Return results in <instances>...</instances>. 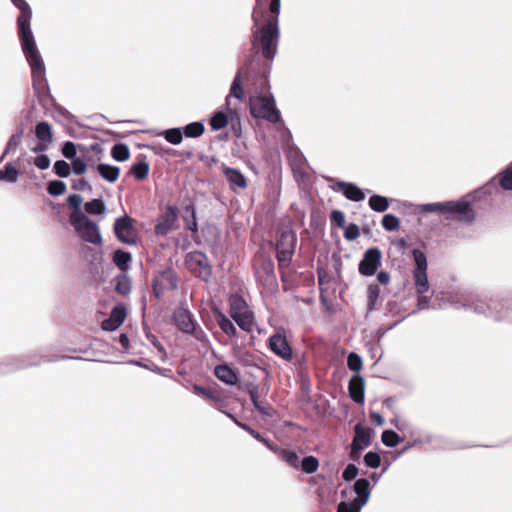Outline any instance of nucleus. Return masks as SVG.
<instances>
[{
  "instance_id": "f257e3e1",
  "label": "nucleus",
  "mask_w": 512,
  "mask_h": 512,
  "mask_svg": "<svg viewBox=\"0 0 512 512\" xmlns=\"http://www.w3.org/2000/svg\"><path fill=\"white\" fill-rule=\"evenodd\" d=\"M20 11L17 17L18 35L23 54L31 68L32 88L35 96L52 98L46 78L44 60L37 48L31 29L32 8L26 0H10Z\"/></svg>"
},
{
  "instance_id": "f03ea898",
  "label": "nucleus",
  "mask_w": 512,
  "mask_h": 512,
  "mask_svg": "<svg viewBox=\"0 0 512 512\" xmlns=\"http://www.w3.org/2000/svg\"><path fill=\"white\" fill-rule=\"evenodd\" d=\"M262 16L263 12L251 14L253 22L250 35L251 48L256 53H260L265 60L271 62L278 51L280 29L275 22L260 26Z\"/></svg>"
},
{
  "instance_id": "7ed1b4c3",
  "label": "nucleus",
  "mask_w": 512,
  "mask_h": 512,
  "mask_svg": "<svg viewBox=\"0 0 512 512\" xmlns=\"http://www.w3.org/2000/svg\"><path fill=\"white\" fill-rule=\"evenodd\" d=\"M465 306L477 314L492 318L494 321L512 323V296H478Z\"/></svg>"
},
{
  "instance_id": "20e7f679",
  "label": "nucleus",
  "mask_w": 512,
  "mask_h": 512,
  "mask_svg": "<svg viewBox=\"0 0 512 512\" xmlns=\"http://www.w3.org/2000/svg\"><path fill=\"white\" fill-rule=\"evenodd\" d=\"M192 393L210 401L211 405L221 413L230 418L236 425L241 422L236 415L227 410V406L234 402H239L237 395L222 386H192Z\"/></svg>"
},
{
  "instance_id": "39448f33",
  "label": "nucleus",
  "mask_w": 512,
  "mask_h": 512,
  "mask_svg": "<svg viewBox=\"0 0 512 512\" xmlns=\"http://www.w3.org/2000/svg\"><path fill=\"white\" fill-rule=\"evenodd\" d=\"M415 269L413 271V280L415 291L417 293V306L419 310L430 308V297L426 295L429 290V282L427 276V258L423 251L414 248L412 250Z\"/></svg>"
},
{
  "instance_id": "423d86ee",
  "label": "nucleus",
  "mask_w": 512,
  "mask_h": 512,
  "mask_svg": "<svg viewBox=\"0 0 512 512\" xmlns=\"http://www.w3.org/2000/svg\"><path fill=\"white\" fill-rule=\"evenodd\" d=\"M470 194L462 196L458 200L444 201L443 216L446 220H456L462 224L470 225L477 219V212L472 207Z\"/></svg>"
},
{
  "instance_id": "0eeeda50",
  "label": "nucleus",
  "mask_w": 512,
  "mask_h": 512,
  "mask_svg": "<svg viewBox=\"0 0 512 512\" xmlns=\"http://www.w3.org/2000/svg\"><path fill=\"white\" fill-rule=\"evenodd\" d=\"M250 115L255 119H264L270 123L282 121L281 113L276 107V101L272 93L267 96L250 97Z\"/></svg>"
},
{
  "instance_id": "6e6552de",
  "label": "nucleus",
  "mask_w": 512,
  "mask_h": 512,
  "mask_svg": "<svg viewBox=\"0 0 512 512\" xmlns=\"http://www.w3.org/2000/svg\"><path fill=\"white\" fill-rule=\"evenodd\" d=\"M297 234L291 229L279 232L276 241V258L279 267H288L292 261L297 245Z\"/></svg>"
},
{
  "instance_id": "1a4fd4ad",
  "label": "nucleus",
  "mask_w": 512,
  "mask_h": 512,
  "mask_svg": "<svg viewBox=\"0 0 512 512\" xmlns=\"http://www.w3.org/2000/svg\"><path fill=\"white\" fill-rule=\"evenodd\" d=\"M173 319L178 329L182 332L192 335L198 341H203L206 338L204 330L199 326L187 308H177L173 314Z\"/></svg>"
},
{
  "instance_id": "9d476101",
  "label": "nucleus",
  "mask_w": 512,
  "mask_h": 512,
  "mask_svg": "<svg viewBox=\"0 0 512 512\" xmlns=\"http://www.w3.org/2000/svg\"><path fill=\"white\" fill-rule=\"evenodd\" d=\"M77 235L87 243L101 244L102 236L97 223L91 220L87 214L70 221Z\"/></svg>"
},
{
  "instance_id": "9b49d317",
  "label": "nucleus",
  "mask_w": 512,
  "mask_h": 512,
  "mask_svg": "<svg viewBox=\"0 0 512 512\" xmlns=\"http://www.w3.org/2000/svg\"><path fill=\"white\" fill-rule=\"evenodd\" d=\"M254 274L264 287L277 286L274 261L269 257L259 258L254 265Z\"/></svg>"
},
{
  "instance_id": "f8f14e48",
  "label": "nucleus",
  "mask_w": 512,
  "mask_h": 512,
  "mask_svg": "<svg viewBox=\"0 0 512 512\" xmlns=\"http://www.w3.org/2000/svg\"><path fill=\"white\" fill-rule=\"evenodd\" d=\"M382 262V252L378 247L368 248L358 265V271L362 276H373Z\"/></svg>"
},
{
  "instance_id": "ddd939ff",
  "label": "nucleus",
  "mask_w": 512,
  "mask_h": 512,
  "mask_svg": "<svg viewBox=\"0 0 512 512\" xmlns=\"http://www.w3.org/2000/svg\"><path fill=\"white\" fill-rule=\"evenodd\" d=\"M179 208L176 205L167 204L163 213H161L154 226L156 235L165 236L174 229L178 220Z\"/></svg>"
},
{
  "instance_id": "4468645a",
  "label": "nucleus",
  "mask_w": 512,
  "mask_h": 512,
  "mask_svg": "<svg viewBox=\"0 0 512 512\" xmlns=\"http://www.w3.org/2000/svg\"><path fill=\"white\" fill-rule=\"evenodd\" d=\"M133 230V219L126 214L117 218L114 222V234L118 241H120L123 244L130 246L137 244V239L133 235Z\"/></svg>"
},
{
  "instance_id": "2eb2a0df",
  "label": "nucleus",
  "mask_w": 512,
  "mask_h": 512,
  "mask_svg": "<svg viewBox=\"0 0 512 512\" xmlns=\"http://www.w3.org/2000/svg\"><path fill=\"white\" fill-rule=\"evenodd\" d=\"M354 436L350 444L360 449H366L372 443L375 436V431L369 426H364L362 423H356L353 427Z\"/></svg>"
},
{
  "instance_id": "dca6fc26",
  "label": "nucleus",
  "mask_w": 512,
  "mask_h": 512,
  "mask_svg": "<svg viewBox=\"0 0 512 512\" xmlns=\"http://www.w3.org/2000/svg\"><path fill=\"white\" fill-rule=\"evenodd\" d=\"M35 135L38 139V143L33 151L35 153L46 151L53 141L51 125L46 121L38 122L35 127Z\"/></svg>"
},
{
  "instance_id": "f3484780",
  "label": "nucleus",
  "mask_w": 512,
  "mask_h": 512,
  "mask_svg": "<svg viewBox=\"0 0 512 512\" xmlns=\"http://www.w3.org/2000/svg\"><path fill=\"white\" fill-rule=\"evenodd\" d=\"M269 348L277 356L284 360H291L293 352L285 335L275 333L269 337Z\"/></svg>"
},
{
  "instance_id": "a211bd4d",
  "label": "nucleus",
  "mask_w": 512,
  "mask_h": 512,
  "mask_svg": "<svg viewBox=\"0 0 512 512\" xmlns=\"http://www.w3.org/2000/svg\"><path fill=\"white\" fill-rule=\"evenodd\" d=\"M372 489L373 485H371L367 477L356 479L352 486V490L356 494V498L353 502L360 505V507H364L370 499Z\"/></svg>"
},
{
  "instance_id": "6ab92c4d",
  "label": "nucleus",
  "mask_w": 512,
  "mask_h": 512,
  "mask_svg": "<svg viewBox=\"0 0 512 512\" xmlns=\"http://www.w3.org/2000/svg\"><path fill=\"white\" fill-rule=\"evenodd\" d=\"M182 218L185 223V229L192 232H198V222L196 218V208L193 201L190 198H186L182 201Z\"/></svg>"
},
{
  "instance_id": "aec40b11",
  "label": "nucleus",
  "mask_w": 512,
  "mask_h": 512,
  "mask_svg": "<svg viewBox=\"0 0 512 512\" xmlns=\"http://www.w3.org/2000/svg\"><path fill=\"white\" fill-rule=\"evenodd\" d=\"M59 358L60 357H57V356L50 357L48 355L33 353V354L29 355L27 357V359H20V360H18L17 363L10 364V366L7 367V371H13L16 369L27 368L30 366H36V365H40L41 363H44V362H53V361L58 360ZM61 358H65V357L62 356Z\"/></svg>"
},
{
  "instance_id": "412c9836",
  "label": "nucleus",
  "mask_w": 512,
  "mask_h": 512,
  "mask_svg": "<svg viewBox=\"0 0 512 512\" xmlns=\"http://www.w3.org/2000/svg\"><path fill=\"white\" fill-rule=\"evenodd\" d=\"M243 387L247 389L255 409L262 415L270 416L269 404L266 401H262L259 396V388H265L266 386H236L238 390H241Z\"/></svg>"
},
{
  "instance_id": "4be33fe9",
  "label": "nucleus",
  "mask_w": 512,
  "mask_h": 512,
  "mask_svg": "<svg viewBox=\"0 0 512 512\" xmlns=\"http://www.w3.org/2000/svg\"><path fill=\"white\" fill-rule=\"evenodd\" d=\"M222 172L232 190L235 191L236 188L245 189L247 187V179L239 169L225 166Z\"/></svg>"
},
{
  "instance_id": "5701e85b",
  "label": "nucleus",
  "mask_w": 512,
  "mask_h": 512,
  "mask_svg": "<svg viewBox=\"0 0 512 512\" xmlns=\"http://www.w3.org/2000/svg\"><path fill=\"white\" fill-rule=\"evenodd\" d=\"M242 73L243 68H239L234 76V79L231 84L230 92L226 97L225 106H230V98L234 97L238 100H243L244 98V89L242 86Z\"/></svg>"
},
{
  "instance_id": "b1692460",
  "label": "nucleus",
  "mask_w": 512,
  "mask_h": 512,
  "mask_svg": "<svg viewBox=\"0 0 512 512\" xmlns=\"http://www.w3.org/2000/svg\"><path fill=\"white\" fill-rule=\"evenodd\" d=\"M150 171V165L146 160L145 155H139L138 161L130 167L129 174L136 180L142 181L147 178Z\"/></svg>"
},
{
  "instance_id": "393cba45",
  "label": "nucleus",
  "mask_w": 512,
  "mask_h": 512,
  "mask_svg": "<svg viewBox=\"0 0 512 512\" xmlns=\"http://www.w3.org/2000/svg\"><path fill=\"white\" fill-rule=\"evenodd\" d=\"M213 313L220 329L229 337H236L237 330L233 322L218 308H215Z\"/></svg>"
},
{
  "instance_id": "a878e982",
  "label": "nucleus",
  "mask_w": 512,
  "mask_h": 512,
  "mask_svg": "<svg viewBox=\"0 0 512 512\" xmlns=\"http://www.w3.org/2000/svg\"><path fill=\"white\" fill-rule=\"evenodd\" d=\"M214 374L224 384H237V376L227 364L217 365Z\"/></svg>"
},
{
  "instance_id": "bb28decb",
  "label": "nucleus",
  "mask_w": 512,
  "mask_h": 512,
  "mask_svg": "<svg viewBox=\"0 0 512 512\" xmlns=\"http://www.w3.org/2000/svg\"><path fill=\"white\" fill-rule=\"evenodd\" d=\"M96 170L104 180L110 183L117 181L120 175V168L110 164L99 163Z\"/></svg>"
},
{
  "instance_id": "cd10ccee",
  "label": "nucleus",
  "mask_w": 512,
  "mask_h": 512,
  "mask_svg": "<svg viewBox=\"0 0 512 512\" xmlns=\"http://www.w3.org/2000/svg\"><path fill=\"white\" fill-rule=\"evenodd\" d=\"M132 255L123 249H117L113 252L112 261L122 271L127 272L130 268Z\"/></svg>"
},
{
  "instance_id": "c85d7f7f",
  "label": "nucleus",
  "mask_w": 512,
  "mask_h": 512,
  "mask_svg": "<svg viewBox=\"0 0 512 512\" xmlns=\"http://www.w3.org/2000/svg\"><path fill=\"white\" fill-rule=\"evenodd\" d=\"M229 307V314L231 317L249 310L245 299L237 293L230 295Z\"/></svg>"
},
{
  "instance_id": "c756f323",
  "label": "nucleus",
  "mask_w": 512,
  "mask_h": 512,
  "mask_svg": "<svg viewBox=\"0 0 512 512\" xmlns=\"http://www.w3.org/2000/svg\"><path fill=\"white\" fill-rule=\"evenodd\" d=\"M236 324L245 332H251L254 326V316L253 313L248 310L244 313H239L235 316L231 317Z\"/></svg>"
},
{
  "instance_id": "7c9ffc66",
  "label": "nucleus",
  "mask_w": 512,
  "mask_h": 512,
  "mask_svg": "<svg viewBox=\"0 0 512 512\" xmlns=\"http://www.w3.org/2000/svg\"><path fill=\"white\" fill-rule=\"evenodd\" d=\"M499 187L500 186L498 185L497 177L494 176L482 187H480L477 190H474L473 193H471L470 195H471V198H473V199H476V198L480 199V198H482V196L492 195V194L498 192Z\"/></svg>"
},
{
  "instance_id": "2f4dec72",
  "label": "nucleus",
  "mask_w": 512,
  "mask_h": 512,
  "mask_svg": "<svg viewBox=\"0 0 512 512\" xmlns=\"http://www.w3.org/2000/svg\"><path fill=\"white\" fill-rule=\"evenodd\" d=\"M318 467V458L313 455H306L302 459H300L297 470H300L302 473L312 474L317 471Z\"/></svg>"
},
{
  "instance_id": "473e14b6",
  "label": "nucleus",
  "mask_w": 512,
  "mask_h": 512,
  "mask_svg": "<svg viewBox=\"0 0 512 512\" xmlns=\"http://www.w3.org/2000/svg\"><path fill=\"white\" fill-rule=\"evenodd\" d=\"M229 112V123L231 126V130L235 137H240L242 134V125H241V115L237 108H230V106L226 107Z\"/></svg>"
},
{
  "instance_id": "72a5a7b5",
  "label": "nucleus",
  "mask_w": 512,
  "mask_h": 512,
  "mask_svg": "<svg viewBox=\"0 0 512 512\" xmlns=\"http://www.w3.org/2000/svg\"><path fill=\"white\" fill-rule=\"evenodd\" d=\"M83 202V198L79 194H71L67 197V203L69 206L73 208L69 220L72 221L77 219L86 213L81 210V204Z\"/></svg>"
},
{
  "instance_id": "f704fd0d",
  "label": "nucleus",
  "mask_w": 512,
  "mask_h": 512,
  "mask_svg": "<svg viewBox=\"0 0 512 512\" xmlns=\"http://www.w3.org/2000/svg\"><path fill=\"white\" fill-rule=\"evenodd\" d=\"M181 128L183 136L187 138H198L202 136L205 131V126L202 121L191 122Z\"/></svg>"
},
{
  "instance_id": "c9c22d12",
  "label": "nucleus",
  "mask_w": 512,
  "mask_h": 512,
  "mask_svg": "<svg viewBox=\"0 0 512 512\" xmlns=\"http://www.w3.org/2000/svg\"><path fill=\"white\" fill-rule=\"evenodd\" d=\"M160 281L166 285L167 289L174 290L178 287V279L174 270L170 267L159 272Z\"/></svg>"
},
{
  "instance_id": "e433bc0d",
  "label": "nucleus",
  "mask_w": 512,
  "mask_h": 512,
  "mask_svg": "<svg viewBox=\"0 0 512 512\" xmlns=\"http://www.w3.org/2000/svg\"><path fill=\"white\" fill-rule=\"evenodd\" d=\"M495 177H497V182L501 189L512 191V163Z\"/></svg>"
},
{
  "instance_id": "4c0bfd02",
  "label": "nucleus",
  "mask_w": 512,
  "mask_h": 512,
  "mask_svg": "<svg viewBox=\"0 0 512 512\" xmlns=\"http://www.w3.org/2000/svg\"><path fill=\"white\" fill-rule=\"evenodd\" d=\"M167 142L173 145H179L183 141V131L181 127L170 128L159 133Z\"/></svg>"
},
{
  "instance_id": "58836bf2",
  "label": "nucleus",
  "mask_w": 512,
  "mask_h": 512,
  "mask_svg": "<svg viewBox=\"0 0 512 512\" xmlns=\"http://www.w3.org/2000/svg\"><path fill=\"white\" fill-rule=\"evenodd\" d=\"M18 176L19 171L11 162H7L3 169L0 170V181L15 183L18 180Z\"/></svg>"
},
{
  "instance_id": "ea45409f",
  "label": "nucleus",
  "mask_w": 512,
  "mask_h": 512,
  "mask_svg": "<svg viewBox=\"0 0 512 512\" xmlns=\"http://www.w3.org/2000/svg\"><path fill=\"white\" fill-rule=\"evenodd\" d=\"M229 112L225 113L221 110H218L213 113L210 119V126L213 131H218L226 127L229 123Z\"/></svg>"
},
{
  "instance_id": "a19ab883",
  "label": "nucleus",
  "mask_w": 512,
  "mask_h": 512,
  "mask_svg": "<svg viewBox=\"0 0 512 512\" xmlns=\"http://www.w3.org/2000/svg\"><path fill=\"white\" fill-rule=\"evenodd\" d=\"M380 296V288L377 284L372 283L367 288V310L368 312H373L378 309L377 302Z\"/></svg>"
},
{
  "instance_id": "79ce46f5",
  "label": "nucleus",
  "mask_w": 512,
  "mask_h": 512,
  "mask_svg": "<svg viewBox=\"0 0 512 512\" xmlns=\"http://www.w3.org/2000/svg\"><path fill=\"white\" fill-rule=\"evenodd\" d=\"M111 157L118 162H124L130 158V149L125 143H116L111 149Z\"/></svg>"
},
{
  "instance_id": "37998d69",
  "label": "nucleus",
  "mask_w": 512,
  "mask_h": 512,
  "mask_svg": "<svg viewBox=\"0 0 512 512\" xmlns=\"http://www.w3.org/2000/svg\"><path fill=\"white\" fill-rule=\"evenodd\" d=\"M115 291L123 296L131 292V279L128 277L127 272L120 274L115 278Z\"/></svg>"
},
{
  "instance_id": "c03bdc74",
  "label": "nucleus",
  "mask_w": 512,
  "mask_h": 512,
  "mask_svg": "<svg viewBox=\"0 0 512 512\" xmlns=\"http://www.w3.org/2000/svg\"><path fill=\"white\" fill-rule=\"evenodd\" d=\"M369 207L378 213L385 212L389 207L388 198L378 194H373L368 201Z\"/></svg>"
},
{
  "instance_id": "a18cd8bd",
  "label": "nucleus",
  "mask_w": 512,
  "mask_h": 512,
  "mask_svg": "<svg viewBox=\"0 0 512 512\" xmlns=\"http://www.w3.org/2000/svg\"><path fill=\"white\" fill-rule=\"evenodd\" d=\"M403 440L404 439L393 429H386L381 434V441L388 448L396 447L398 444L403 442Z\"/></svg>"
},
{
  "instance_id": "49530a36",
  "label": "nucleus",
  "mask_w": 512,
  "mask_h": 512,
  "mask_svg": "<svg viewBox=\"0 0 512 512\" xmlns=\"http://www.w3.org/2000/svg\"><path fill=\"white\" fill-rule=\"evenodd\" d=\"M343 195L350 201L360 202L365 199V193L356 184L349 182Z\"/></svg>"
},
{
  "instance_id": "de8ad7c7",
  "label": "nucleus",
  "mask_w": 512,
  "mask_h": 512,
  "mask_svg": "<svg viewBox=\"0 0 512 512\" xmlns=\"http://www.w3.org/2000/svg\"><path fill=\"white\" fill-rule=\"evenodd\" d=\"M277 454L290 467L297 469L299 462H300V456L296 451L291 450V449L280 448Z\"/></svg>"
},
{
  "instance_id": "09e8293b",
  "label": "nucleus",
  "mask_w": 512,
  "mask_h": 512,
  "mask_svg": "<svg viewBox=\"0 0 512 512\" xmlns=\"http://www.w3.org/2000/svg\"><path fill=\"white\" fill-rule=\"evenodd\" d=\"M85 211L90 215H101L106 211L105 203L102 197L92 199L85 203Z\"/></svg>"
},
{
  "instance_id": "8fccbe9b",
  "label": "nucleus",
  "mask_w": 512,
  "mask_h": 512,
  "mask_svg": "<svg viewBox=\"0 0 512 512\" xmlns=\"http://www.w3.org/2000/svg\"><path fill=\"white\" fill-rule=\"evenodd\" d=\"M363 462L367 468L376 469L382 464V458L377 451H368L363 456Z\"/></svg>"
},
{
  "instance_id": "3c124183",
  "label": "nucleus",
  "mask_w": 512,
  "mask_h": 512,
  "mask_svg": "<svg viewBox=\"0 0 512 512\" xmlns=\"http://www.w3.org/2000/svg\"><path fill=\"white\" fill-rule=\"evenodd\" d=\"M350 398L354 403L362 405L365 401V386H347Z\"/></svg>"
},
{
  "instance_id": "603ef678",
  "label": "nucleus",
  "mask_w": 512,
  "mask_h": 512,
  "mask_svg": "<svg viewBox=\"0 0 512 512\" xmlns=\"http://www.w3.org/2000/svg\"><path fill=\"white\" fill-rule=\"evenodd\" d=\"M381 224L386 231L392 232L399 228L400 220L394 214H385L382 218Z\"/></svg>"
},
{
  "instance_id": "864d4df0",
  "label": "nucleus",
  "mask_w": 512,
  "mask_h": 512,
  "mask_svg": "<svg viewBox=\"0 0 512 512\" xmlns=\"http://www.w3.org/2000/svg\"><path fill=\"white\" fill-rule=\"evenodd\" d=\"M66 191V184L62 180H51L47 184V192L52 196H60Z\"/></svg>"
},
{
  "instance_id": "5fc2aeb1",
  "label": "nucleus",
  "mask_w": 512,
  "mask_h": 512,
  "mask_svg": "<svg viewBox=\"0 0 512 512\" xmlns=\"http://www.w3.org/2000/svg\"><path fill=\"white\" fill-rule=\"evenodd\" d=\"M419 213H439L443 215L444 202L425 203L417 206Z\"/></svg>"
},
{
  "instance_id": "6e6d98bb",
  "label": "nucleus",
  "mask_w": 512,
  "mask_h": 512,
  "mask_svg": "<svg viewBox=\"0 0 512 512\" xmlns=\"http://www.w3.org/2000/svg\"><path fill=\"white\" fill-rule=\"evenodd\" d=\"M281 8V0H271L269 3V12L271 16L268 17L266 23H276L279 26V14Z\"/></svg>"
},
{
  "instance_id": "4d7b16f0",
  "label": "nucleus",
  "mask_w": 512,
  "mask_h": 512,
  "mask_svg": "<svg viewBox=\"0 0 512 512\" xmlns=\"http://www.w3.org/2000/svg\"><path fill=\"white\" fill-rule=\"evenodd\" d=\"M53 171L58 177L67 178L71 173V167L65 160H57L53 165Z\"/></svg>"
},
{
  "instance_id": "13d9d810",
  "label": "nucleus",
  "mask_w": 512,
  "mask_h": 512,
  "mask_svg": "<svg viewBox=\"0 0 512 512\" xmlns=\"http://www.w3.org/2000/svg\"><path fill=\"white\" fill-rule=\"evenodd\" d=\"M358 474H359V468L354 463H349L343 469L341 478L344 482L349 483L353 480L355 481Z\"/></svg>"
},
{
  "instance_id": "bf43d9fd",
  "label": "nucleus",
  "mask_w": 512,
  "mask_h": 512,
  "mask_svg": "<svg viewBox=\"0 0 512 512\" xmlns=\"http://www.w3.org/2000/svg\"><path fill=\"white\" fill-rule=\"evenodd\" d=\"M77 148H82V147L80 145H76L72 141H66V142H64L62 149H61L62 155L66 159L72 160V159L76 158Z\"/></svg>"
},
{
  "instance_id": "052dcab7",
  "label": "nucleus",
  "mask_w": 512,
  "mask_h": 512,
  "mask_svg": "<svg viewBox=\"0 0 512 512\" xmlns=\"http://www.w3.org/2000/svg\"><path fill=\"white\" fill-rule=\"evenodd\" d=\"M21 142H22V140L18 138V135L12 134L6 144V147H5L1 157H0V162L4 160V158L6 157L7 154L15 151L20 146Z\"/></svg>"
},
{
  "instance_id": "680f3d73",
  "label": "nucleus",
  "mask_w": 512,
  "mask_h": 512,
  "mask_svg": "<svg viewBox=\"0 0 512 512\" xmlns=\"http://www.w3.org/2000/svg\"><path fill=\"white\" fill-rule=\"evenodd\" d=\"M347 366L353 372H358L362 368V359L355 353L351 352L347 357Z\"/></svg>"
},
{
  "instance_id": "e2e57ef3",
  "label": "nucleus",
  "mask_w": 512,
  "mask_h": 512,
  "mask_svg": "<svg viewBox=\"0 0 512 512\" xmlns=\"http://www.w3.org/2000/svg\"><path fill=\"white\" fill-rule=\"evenodd\" d=\"M110 317L115 319L118 324H123L126 318V307L123 304L114 306L111 310Z\"/></svg>"
},
{
  "instance_id": "0e129e2a",
  "label": "nucleus",
  "mask_w": 512,
  "mask_h": 512,
  "mask_svg": "<svg viewBox=\"0 0 512 512\" xmlns=\"http://www.w3.org/2000/svg\"><path fill=\"white\" fill-rule=\"evenodd\" d=\"M344 228V238L347 241H354L360 236V228L357 224L350 223L348 226Z\"/></svg>"
},
{
  "instance_id": "69168bd1",
  "label": "nucleus",
  "mask_w": 512,
  "mask_h": 512,
  "mask_svg": "<svg viewBox=\"0 0 512 512\" xmlns=\"http://www.w3.org/2000/svg\"><path fill=\"white\" fill-rule=\"evenodd\" d=\"M362 508L353 501H341L337 505V512H361Z\"/></svg>"
},
{
  "instance_id": "338daca9",
  "label": "nucleus",
  "mask_w": 512,
  "mask_h": 512,
  "mask_svg": "<svg viewBox=\"0 0 512 512\" xmlns=\"http://www.w3.org/2000/svg\"><path fill=\"white\" fill-rule=\"evenodd\" d=\"M71 170L76 175H83L87 171V164L86 162L79 157H76L71 160Z\"/></svg>"
},
{
  "instance_id": "774afa93",
  "label": "nucleus",
  "mask_w": 512,
  "mask_h": 512,
  "mask_svg": "<svg viewBox=\"0 0 512 512\" xmlns=\"http://www.w3.org/2000/svg\"><path fill=\"white\" fill-rule=\"evenodd\" d=\"M190 259L195 262L200 269L210 266L207 255L201 251L192 253Z\"/></svg>"
}]
</instances>
